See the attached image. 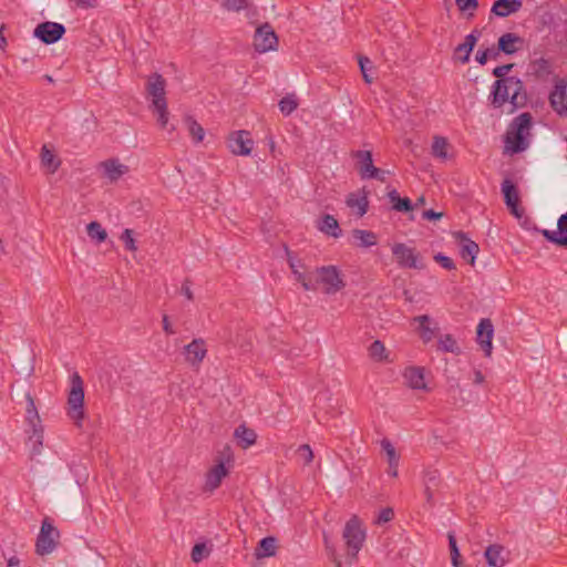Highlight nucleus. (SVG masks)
Segmentation results:
<instances>
[{"label": "nucleus", "mask_w": 567, "mask_h": 567, "mask_svg": "<svg viewBox=\"0 0 567 567\" xmlns=\"http://www.w3.org/2000/svg\"><path fill=\"white\" fill-rule=\"evenodd\" d=\"M549 103L559 115L567 117V81L558 80L549 94Z\"/></svg>", "instance_id": "nucleus-14"}, {"label": "nucleus", "mask_w": 567, "mask_h": 567, "mask_svg": "<svg viewBox=\"0 0 567 567\" xmlns=\"http://www.w3.org/2000/svg\"><path fill=\"white\" fill-rule=\"evenodd\" d=\"M449 385H450L449 391L451 393H455L456 390L462 392L460 383H458V381L456 379H454V378L450 379L449 380Z\"/></svg>", "instance_id": "nucleus-63"}, {"label": "nucleus", "mask_w": 567, "mask_h": 567, "mask_svg": "<svg viewBox=\"0 0 567 567\" xmlns=\"http://www.w3.org/2000/svg\"><path fill=\"white\" fill-rule=\"evenodd\" d=\"M27 445L30 447V458L33 460L40 455L43 447V427L42 425L31 427Z\"/></svg>", "instance_id": "nucleus-24"}, {"label": "nucleus", "mask_w": 567, "mask_h": 567, "mask_svg": "<svg viewBox=\"0 0 567 567\" xmlns=\"http://www.w3.org/2000/svg\"><path fill=\"white\" fill-rule=\"evenodd\" d=\"M414 321L419 322V332L423 342H430L435 337L436 331L439 330L436 326L434 328L431 327V317L427 315L417 316L414 318Z\"/></svg>", "instance_id": "nucleus-25"}, {"label": "nucleus", "mask_w": 567, "mask_h": 567, "mask_svg": "<svg viewBox=\"0 0 567 567\" xmlns=\"http://www.w3.org/2000/svg\"><path fill=\"white\" fill-rule=\"evenodd\" d=\"M352 236L359 240L358 246L369 248L378 244L377 235L371 230L354 229Z\"/></svg>", "instance_id": "nucleus-33"}, {"label": "nucleus", "mask_w": 567, "mask_h": 567, "mask_svg": "<svg viewBox=\"0 0 567 567\" xmlns=\"http://www.w3.org/2000/svg\"><path fill=\"white\" fill-rule=\"evenodd\" d=\"M27 400H28V404H27V411H25L27 412L25 419H27L29 425L31 427L41 425V420L38 414V411H37V408H35L32 396L30 394H27Z\"/></svg>", "instance_id": "nucleus-41"}, {"label": "nucleus", "mask_w": 567, "mask_h": 567, "mask_svg": "<svg viewBox=\"0 0 567 567\" xmlns=\"http://www.w3.org/2000/svg\"><path fill=\"white\" fill-rule=\"evenodd\" d=\"M388 197L392 203V208L396 212L409 213L414 209V205L409 197H401L396 189H391Z\"/></svg>", "instance_id": "nucleus-29"}, {"label": "nucleus", "mask_w": 567, "mask_h": 567, "mask_svg": "<svg viewBox=\"0 0 567 567\" xmlns=\"http://www.w3.org/2000/svg\"><path fill=\"white\" fill-rule=\"evenodd\" d=\"M163 330L167 333V334H174L175 333V330L172 328L171 323H169V320H168V316L167 315H164L163 316Z\"/></svg>", "instance_id": "nucleus-62"}, {"label": "nucleus", "mask_w": 567, "mask_h": 567, "mask_svg": "<svg viewBox=\"0 0 567 567\" xmlns=\"http://www.w3.org/2000/svg\"><path fill=\"white\" fill-rule=\"evenodd\" d=\"M276 554V538L268 536L264 537L259 540L258 546L256 548V556L258 558L261 557H270Z\"/></svg>", "instance_id": "nucleus-34"}, {"label": "nucleus", "mask_w": 567, "mask_h": 567, "mask_svg": "<svg viewBox=\"0 0 567 567\" xmlns=\"http://www.w3.org/2000/svg\"><path fill=\"white\" fill-rule=\"evenodd\" d=\"M501 192L504 197V203L511 214L516 218H522L524 209L519 206L520 199L516 184L512 179L505 178L501 184Z\"/></svg>", "instance_id": "nucleus-11"}, {"label": "nucleus", "mask_w": 567, "mask_h": 567, "mask_svg": "<svg viewBox=\"0 0 567 567\" xmlns=\"http://www.w3.org/2000/svg\"><path fill=\"white\" fill-rule=\"evenodd\" d=\"M449 143L447 140L443 136H435L432 143V155L434 157L446 159L447 158V150Z\"/></svg>", "instance_id": "nucleus-38"}, {"label": "nucleus", "mask_w": 567, "mask_h": 567, "mask_svg": "<svg viewBox=\"0 0 567 567\" xmlns=\"http://www.w3.org/2000/svg\"><path fill=\"white\" fill-rule=\"evenodd\" d=\"M227 474L228 470L223 462L214 465L206 474L205 488L210 492L215 491L220 486L223 478L226 477Z\"/></svg>", "instance_id": "nucleus-21"}, {"label": "nucleus", "mask_w": 567, "mask_h": 567, "mask_svg": "<svg viewBox=\"0 0 567 567\" xmlns=\"http://www.w3.org/2000/svg\"><path fill=\"white\" fill-rule=\"evenodd\" d=\"M404 378L408 384L415 390H423L426 388L424 381V369L420 367H410L405 370Z\"/></svg>", "instance_id": "nucleus-26"}, {"label": "nucleus", "mask_w": 567, "mask_h": 567, "mask_svg": "<svg viewBox=\"0 0 567 567\" xmlns=\"http://www.w3.org/2000/svg\"><path fill=\"white\" fill-rule=\"evenodd\" d=\"M381 447H382V450L384 451V453L388 456L389 466L390 467H398L399 466L400 456L396 453L395 447L393 446V444L388 439H383L381 441Z\"/></svg>", "instance_id": "nucleus-40"}, {"label": "nucleus", "mask_w": 567, "mask_h": 567, "mask_svg": "<svg viewBox=\"0 0 567 567\" xmlns=\"http://www.w3.org/2000/svg\"><path fill=\"white\" fill-rule=\"evenodd\" d=\"M295 276V279L301 284L302 288L306 291H316V276L315 270L312 271H301L295 270L292 274Z\"/></svg>", "instance_id": "nucleus-36"}, {"label": "nucleus", "mask_w": 567, "mask_h": 567, "mask_svg": "<svg viewBox=\"0 0 567 567\" xmlns=\"http://www.w3.org/2000/svg\"><path fill=\"white\" fill-rule=\"evenodd\" d=\"M60 532L52 524L49 517H45L40 527V533L37 537L35 551L40 556L51 554L59 543Z\"/></svg>", "instance_id": "nucleus-7"}, {"label": "nucleus", "mask_w": 567, "mask_h": 567, "mask_svg": "<svg viewBox=\"0 0 567 567\" xmlns=\"http://www.w3.org/2000/svg\"><path fill=\"white\" fill-rule=\"evenodd\" d=\"M287 255H288V264H289V267L291 268L292 274L295 272V270H299L300 268H303V265L301 264V261L299 259H297L295 256H292L289 250H287Z\"/></svg>", "instance_id": "nucleus-58"}, {"label": "nucleus", "mask_w": 567, "mask_h": 567, "mask_svg": "<svg viewBox=\"0 0 567 567\" xmlns=\"http://www.w3.org/2000/svg\"><path fill=\"white\" fill-rule=\"evenodd\" d=\"M537 231L538 229L535 228ZM539 233L545 237L546 240H548L551 244L557 245L558 247L567 248V236L566 235H559L556 231H551L548 229L539 230Z\"/></svg>", "instance_id": "nucleus-43"}, {"label": "nucleus", "mask_w": 567, "mask_h": 567, "mask_svg": "<svg viewBox=\"0 0 567 567\" xmlns=\"http://www.w3.org/2000/svg\"><path fill=\"white\" fill-rule=\"evenodd\" d=\"M358 62L364 82L372 83L373 78L369 74V71L373 68L372 61L368 56L360 55Z\"/></svg>", "instance_id": "nucleus-47"}, {"label": "nucleus", "mask_w": 567, "mask_h": 567, "mask_svg": "<svg viewBox=\"0 0 567 567\" xmlns=\"http://www.w3.org/2000/svg\"><path fill=\"white\" fill-rule=\"evenodd\" d=\"M316 276V290L321 284L323 292L327 295H334L346 287V282L341 272L336 266H322L315 269Z\"/></svg>", "instance_id": "nucleus-5"}, {"label": "nucleus", "mask_w": 567, "mask_h": 567, "mask_svg": "<svg viewBox=\"0 0 567 567\" xmlns=\"http://www.w3.org/2000/svg\"><path fill=\"white\" fill-rule=\"evenodd\" d=\"M224 7L228 10L240 11L246 8V0H224Z\"/></svg>", "instance_id": "nucleus-56"}, {"label": "nucleus", "mask_w": 567, "mask_h": 567, "mask_svg": "<svg viewBox=\"0 0 567 567\" xmlns=\"http://www.w3.org/2000/svg\"><path fill=\"white\" fill-rule=\"evenodd\" d=\"M532 124L533 116L528 112L522 113L513 120L505 138L506 148L512 154L522 153L529 146L526 134Z\"/></svg>", "instance_id": "nucleus-2"}, {"label": "nucleus", "mask_w": 567, "mask_h": 567, "mask_svg": "<svg viewBox=\"0 0 567 567\" xmlns=\"http://www.w3.org/2000/svg\"><path fill=\"white\" fill-rule=\"evenodd\" d=\"M434 260L441 266L443 267L444 269L446 270H455L456 269V266H455V262L453 261L452 258H450L449 256H445L444 254L442 252H437L436 255H434Z\"/></svg>", "instance_id": "nucleus-51"}, {"label": "nucleus", "mask_w": 567, "mask_h": 567, "mask_svg": "<svg viewBox=\"0 0 567 567\" xmlns=\"http://www.w3.org/2000/svg\"><path fill=\"white\" fill-rule=\"evenodd\" d=\"M441 483L440 472L435 468H427L423 473V484L437 489Z\"/></svg>", "instance_id": "nucleus-44"}, {"label": "nucleus", "mask_w": 567, "mask_h": 567, "mask_svg": "<svg viewBox=\"0 0 567 567\" xmlns=\"http://www.w3.org/2000/svg\"><path fill=\"white\" fill-rule=\"evenodd\" d=\"M298 455L303 460L305 464H309L313 460V452L308 444H302L298 447Z\"/></svg>", "instance_id": "nucleus-54"}, {"label": "nucleus", "mask_w": 567, "mask_h": 567, "mask_svg": "<svg viewBox=\"0 0 567 567\" xmlns=\"http://www.w3.org/2000/svg\"><path fill=\"white\" fill-rule=\"evenodd\" d=\"M188 131L195 143H199L204 140L205 131L203 126L192 117L187 118Z\"/></svg>", "instance_id": "nucleus-45"}, {"label": "nucleus", "mask_w": 567, "mask_h": 567, "mask_svg": "<svg viewBox=\"0 0 567 567\" xmlns=\"http://www.w3.org/2000/svg\"><path fill=\"white\" fill-rule=\"evenodd\" d=\"M514 64H503L493 69L492 74L497 78V80L507 79L506 74L513 69Z\"/></svg>", "instance_id": "nucleus-55"}, {"label": "nucleus", "mask_w": 567, "mask_h": 567, "mask_svg": "<svg viewBox=\"0 0 567 567\" xmlns=\"http://www.w3.org/2000/svg\"><path fill=\"white\" fill-rule=\"evenodd\" d=\"M298 107L295 95H286L279 101V109L284 115H290Z\"/></svg>", "instance_id": "nucleus-46"}, {"label": "nucleus", "mask_w": 567, "mask_h": 567, "mask_svg": "<svg viewBox=\"0 0 567 567\" xmlns=\"http://www.w3.org/2000/svg\"><path fill=\"white\" fill-rule=\"evenodd\" d=\"M447 538H449V548H450V553H451L452 566L453 567H462L461 554H460V549H458L454 533L450 532L447 534Z\"/></svg>", "instance_id": "nucleus-42"}, {"label": "nucleus", "mask_w": 567, "mask_h": 567, "mask_svg": "<svg viewBox=\"0 0 567 567\" xmlns=\"http://www.w3.org/2000/svg\"><path fill=\"white\" fill-rule=\"evenodd\" d=\"M368 351H369L370 358L374 361L381 362V361H385L388 359V353H386L385 347H384L383 342H381L380 340L373 341L370 344Z\"/></svg>", "instance_id": "nucleus-39"}, {"label": "nucleus", "mask_w": 567, "mask_h": 567, "mask_svg": "<svg viewBox=\"0 0 567 567\" xmlns=\"http://www.w3.org/2000/svg\"><path fill=\"white\" fill-rule=\"evenodd\" d=\"M455 3L460 11H471L470 16L478 8V0H455Z\"/></svg>", "instance_id": "nucleus-52"}, {"label": "nucleus", "mask_w": 567, "mask_h": 567, "mask_svg": "<svg viewBox=\"0 0 567 567\" xmlns=\"http://www.w3.org/2000/svg\"><path fill=\"white\" fill-rule=\"evenodd\" d=\"M530 70L533 74L540 80L547 79L553 72L549 60L545 58L532 61Z\"/></svg>", "instance_id": "nucleus-31"}, {"label": "nucleus", "mask_w": 567, "mask_h": 567, "mask_svg": "<svg viewBox=\"0 0 567 567\" xmlns=\"http://www.w3.org/2000/svg\"><path fill=\"white\" fill-rule=\"evenodd\" d=\"M318 228L320 231L333 238H339L342 234L338 220L332 215L329 214L322 216L321 220L319 221Z\"/></svg>", "instance_id": "nucleus-27"}, {"label": "nucleus", "mask_w": 567, "mask_h": 567, "mask_svg": "<svg viewBox=\"0 0 567 567\" xmlns=\"http://www.w3.org/2000/svg\"><path fill=\"white\" fill-rule=\"evenodd\" d=\"M394 518V511L391 507L382 508L375 519V524L382 525L391 522Z\"/></svg>", "instance_id": "nucleus-53"}, {"label": "nucleus", "mask_w": 567, "mask_h": 567, "mask_svg": "<svg viewBox=\"0 0 567 567\" xmlns=\"http://www.w3.org/2000/svg\"><path fill=\"white\" fill-rule=\"evenodd\" d=\"M278 37L270 23L259 25L254 34V48L259 53L277 50Z\"/></svg>", "instance_id": "nucleus-8"}, {"label": "nucleus", "mask_w": 567, "mask_h": 567, "mask_svg": "<svg viewBox=\"0 0 567 567\" xmlns=\"http://www.w3.org/2000/svg\"><path fill=\"white\" fill-rule=\"evenodd\" d=\"M435 491L436 489H434L433 487L424 485V495H425L426 504L430 507H433L434 504H435V502H434V493H435Z\"/></svg>", "instance_id": "nucleus-60"}, {"label": "nucleus", "mask_w": 567, "mask_h": 567, "mask_svg": "<svg viewBox=\"0 0 567 567\" xmlns=\"http://www.w3.org/2000/svg\"><path fill=\"white\" fill-rule=\"evenodd\" d=\"M437 350L442 351V352H446V353L447 352L449 353H453V354H460L461 353V348L458 347L455 338L452 334H450V333L442 334L439 338Z\"/></svg>", "instance_id": "nucleus-32"}, {"label": "nucleus", "mask_w": 567, "mask_h": 567, "mask_svg": "<svg viewBox=\"0 0 567 567\" xmlns=\"http://www.w3.org/2000/svg\"><path fill=\"white\" fill-rule=\"evenodd\" d=\"M166 81L159 73L148 76L146 91L152 96V105L157 113V122L165 128L168 123L167 102L165 97Z\"/></svg>", "instance_id": "nucleus-3"}, {"label": "nucleus", "mask_w": 567, "mask_h": 567, "mask_svg": "<svg viewBox=\"0 0 567 567\" xmlns=\"http://www.w3.org/2000/svg\"><path fill=\"white\" fill-rule=\"evenodd\" d=\"M343 538L346 539L351 556L357 557L365 538V533L360 527V523L357 517L347 522L343 529Z\"/></svg>", "instance_id": "nucleus-9"}, {"label": "nucleus", "mask_w": 567, "mask_h": 567, "mask_svg": "<svg viewBox=\"0 0 567 567\" xmlns=\"http://www.w3.org/2000/svg\"><path fill=\"white\" fill-rule=\"evenodd\" d=\"M207 349L205 341L202 338L194 339L190 343L184 347V354L186 361L192 365H198L206 357Z\"/></svg>", "instance_id": "nucleus-17"}, {"label": "nucleus", "mask_w": 567, "mask_h": 567, "mask_svg": "<svg viewBox=\"0 0 567 567\" xmlns=\"http://www.w3.org/2000/svg\"><path fill=\"white\" fill-rule=\"evenodd\" d=\"M481 32L478 30H473L470 34L465 37L463 43L458 44L455 48V59L461 63H467L470 61V55L475 48Z\"/></svg>", "instance_id": "nucleus-19"}, {"label": "nucleus", "mask_w": 567, "mask_h": 567, "mask_svg": "<svg viewBox=\"0 0 567 567\" xmlns=\"http://www.w3.org/2000/svg\"><path fill=\"white\" fill-rule=\"evenodd\" d=\"M209 551L210 550L205 543H196L192 548V560L194 563H199L209 555Z\"/></svg>", "instance_id": "nucleus-48"}, {"label": "nucleus", "mask_w": 567, "mask_h": 567, "mask_svg": "<svg viewBox=\"0 0 567 567\" xmlns=\"http://www.w3.org/2000/svg\"><path fill=\"white\" fill-rule=\"evenodd\" d=\"M352 158L355 161V168L361 179H369L370 176H377L378 167L373 164L372 152L358 150L352 152Z\"/></svg>", "instance_id": "nucleus-13"}, {"label": "nucleus", "mask_w": 567, "mask_h": 567, "mask_svg": "<svg viewBox=\"0 0 567 567\" xmlns=\"http://www.w3.org/2000/svg\"><path fill=\"white\" fill-rule=\"evenodd\" d=\"M101 166L104 168L105 175L113 182L127 172V166L121 164L117 159H106L101 163Z\"/></svg>", "instance_id": "nucleus-28"}, {"label": "nucleus", "mask_w": 567, "mask_h": 567, "mask_svg": "<svg viewBox=\"0 0 567 567\" xmlns=\"http://www.w3.org/2000/svg\"><path fill=\"white\" fill-rule=\"evenodd\" d=\"M228 148L234 155L247 156L251 153L254 147V141L250 136V132L240 130L229 135Z\"/></svg>", "instance_id": "nucleus-12"}, {"label": "nucleus", "mask_w": 567, "mask_h": 567, "mask_svg": "<svg viewBox=\"0 0 567 567\" xmlns=\"http://www.w3.org/2000/svg\"><path fill=\"white\" fill-rule=\"evenodd\" d=\"M361 195L359 193H350L347 196L346 204L350 208H358V216L362 217L367 214L369 208L368 192L362 188Z\"/></svg>", "instance_id": "nucleus-23"}, {"label": "nucleus", "mask_w": 567, "mask_h": 567, "mask_svg": "<svg viewBox=\"0 0 567 567\" xmlns=\"http://www.w3.org/2000/svg\"><path fill=\"white\" fill-rule=\"evenodd\" d=\"M40 157L42 166L48 168L50 173L58 171L61 162L56 158L55 154L48 148L47 145L42 146Z\"/></svg>", "instance_id": "nucleus-35"}, {"label": "nucleus", "mask_w": 567, "mask_h": 567, "mask_svg": "<svg viewBox=\"0 0 567 567\" xmlns=\"http://www.w3.org/2000/svg\"><path fill=\"white\" fill-rule=\"evenodd\" d=\"M84 388L83 380L78 372L71 377V390L68 396V415L74 421L75 425L81 426L84 417Z\"/></svg>", "instance_id": "nucleus-4"}, {"label": "nucleus", "mask_w": 567, "mask_h": 567, "mask_svg": "<svg viewBox=\"0 0 567 567\" xmlns=\"http://www.w3.org/2000/svg\"><path fill=\"white\" fill-rule=\"evenodd\" d=\"M485 381L484 374L480 370L474 371V380L475 384H482Z\"/></svg>", "instance_id": "nucleus-64"}, {"label": "nucleus", "mask_w": 567, "mask_h": 567, "mask_svg": "<svg viewBox=\"0 0 567 567\" xmlns=\"http://www.w3.org/2000/svg\"><path fill=\"white\" fill-rule=\"evenodd\" d=\"M87 236L95 240L96 244H101L106 240L107 233L99 221H91L86 225Z\"/></svg>", "instance_id": "nucleus-37"}, {"label": "nucleus", "mask_w": 567, "mask_h": 567, "mask_svg": "<svg viewBox=\"0 0 567 567\" xmlns=\"http://www.w3.org/2000/svg\"><path fill=\"white\" fill-rule=\"evenodd\" d=\"M391 250L400 268L416 270L425 268L424 259L415 248L409 247L403 243H396L392 246Z\"/></svg>", "instance_id": "nucleus-6"}, {"label": "nucleus", "mask_w": 567, "mask_h": 567, "mask_svg": "<svg viewBox=\"0 0 567 567\" xmlns=\"http://www.w3.org/2000/svg\"><path fill=\"white\" fill-rule=\"evenodd\" d=\"M190 281L188 279H185L181 287V292L184 295L188 300L194 299L193 291L190 289Z\"/></svg>", "instance_id": "nucleus-59"}, {"label": "nucleus", "mask_w": 567, "mask_h": 567, "mask_svg": "<svg viewBox=\"0 0 567 567\" xmlns=\"http://www.w3.org/2000/svg\"><path fill=\"white\" fill-rule=\"evenodd\" d=\"M497 56H498L497 49L488 48V49H485V50H478L477 53H476L475 60L481 65H484V64H486V62H487V60L489 58L496 59Z\"/></svg>", "instance_id": "nucleus-49"}, {"label": "nucleus", "mask_w": 567, "mask_h": 567, "mask_svg": "<svg viewBox=\"0 0 567 567\" xmlns=\"http://www.w3.org/2000/svg\"><path fill=\"white\" fill-rule=\"evenodd\" d=\"M493 336L494 326L492 323V320L488 318L481 319L476 328V341L480 343L486 357H489L492 353Z\"/></svg>", "instance_id": "nucleus-15"}, {"label": "nucleus", "mask_w": 567, "mask_h": 567, "mask_svg": "<svg viewBox=\"0 0 567 567\" xmlns=\"http://www.w3.org/2000/svg\"><path fill=\"white\" fill-rule=\"evenodd\" d=\"M121 240L124 243L125 249L128 251H136L137 247L135 245V240L133 238V230L132 229H124V231L121 235Z\"/></svg>", "instance_id": "nucleus-50"}, {"label": "nucleus", "mask_w": 567, "mask_h": 567, "mask_svg": "<svg viewBox=\"0 0 567 567\" xmlns=\"http://www.w3.org/2000/svg\"><path fill=\"white\" fill-rule=\"evenodd\" d=\"M235 437L239 440V445L247 449L256 443L257 434L252 429L247 427L245 424L239 425L234 433Z\"/></svg>", "instance_id": "nucleus-30"}, {"label": "nucleus", "mask_w": 567, "mask_h": 567, "mask_svg": "<svg viewBox=\"0 0 567 567\" xmlns=\"http://www.w3.org/2000/svg\"><path fill=\"white\" fill-rule=\"evenodd\" d=\"M504 554V546L499 544H492L485 549L484 556L488 566L504 567L507 561Z\"/></svg>", "instance_id": "nucleus-22"}, {"label": "nucleus", "mask_w": 567, "mask_h": 567, "mask_svg": "<svg viewBox=\"0 0 567 567\" xmlns=\"http://www.w3.org/2000/svg\"><path fill=\"white\" fill-rule=\"evenodd\" d=\"M522 6V0H495L491 13L499 18H506L519 11Z\"/></svg>", "instance_id": "nucleus-20"}, {"label": "nucleus", "mask_w": 567, "mask_h": 567, "mask_svg": "<svg viewBox=\"0 0 567 567\" xmlns=\"http://www.w3.org/2000/svg\"><path fill=\"white\" fill-rule=\"evenodd\" d=\"M65 27L62 23L44 21L39 23L33 30V37L44 44H53L63 38Z\"/></svg>", "instance_id": "nucleus-10"}, {"label": "nucleus", "mask_w": 567, "mask_h": 567, "mask_svg": "<svg viewBox=\"0 0 567 567\" xmlns=\"http://www.w3.org/2000/svg\"><path fill=\"white\" fill-rule=\"evenodd\" d=\"M524 90V83L516 76L496 80L491 91V104L495 109L502 107L506 102H511L513 110L517 107V99Z\"/></svg>", "instance_id": "nucleus-1"}, {"label": "nucleus", "mask_w": 567, "mask_h": 567, "mask_svg": "<svg viewBox=\"0 0 567 567\" xmlns=\"http://www.w3.org/2000/svg\"><path fill=\"white\" fill-rule=\"evenodd\" d=\"M443 216V213H437L433 209H427L423 212V218L426 220H439Z\"/></svg>", "instance_id": "nucleus-61"}, {"label": "nucleus", "mask_w": 567, "mask_h": 567, "mask_svg": "<svg viewBox=\"0 0 567 567\" xmlns=\"http://www.w3.org/2000/svg\"><path fill=\"white\" fill-rule=\"evenodd\" d=\"M455 238L460 244V256L473 266L480 251L478 245L463 231L455 233Z\"/></svg>", "instance_id": "nucleus-16"}, {"label": "nucleus", "mask_w": 567, "mask_h": 567, "mask_svg": "<svg viewBox=\"0 0 567 567\" xmlns=\"http://www.w3.org/2000/svg\"><path fill=\"white\" fill-rule=\"evenodd\" d=\"M557 227L558 230H555L556 233L567 236V212L558 218Z\"/></svg>", "instance_id": "nucleus-57"}, {"label": "nucleus", "mask_w": 567, "mask_h": 567, "mask_svg": "<svg viewBox=\"0 0 567 567\" xmlns=\"http://www.w3.org/2000/svg\"><path fill=\"white\" fill-rule=\"evenodd\" d=\"M524 44V39L516 33L502 34L497 41V51L507 55L515 54Z\"/></svg>", "instance_id": "nucleus-18"}]
</instances>
